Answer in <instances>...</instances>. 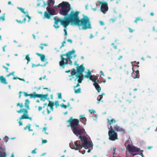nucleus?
Segmentation results:
<instances>
[{
	"instance_id": "obj_36",
	"label": "nucleus",
	"mask_w": 157,
	"mask_h": 157,
	"mask_svg": "<svg viewBox=\"0 0 157 157\" xmlns=\"http://www.w3.org/2000/svg\"><path fill=\"white\" fill-rule=\"evenodd\" d=\"M40 45L41 46H40L39 47L42 50H43L44 49V47L43 46H48V44H41Z\"/></svg>"
},
{
	"instance_id": "obj_28",
	"label": "nucleus",
	"mask_w": 157,
	"mask_h": 157,
	"mask_svg": "<svg viewBox=\"0 0 157 157\" xmlns=\"http://www.w3.org/2000/svg\"><path fill=\"white\" fill-rule=\"evenodd\" d=\"M80 117L82 120L83 123L84 122V124H85V122L86 121V118L85 117L84 115H81L80 116Z\"/></svg>"
},
{
	"instance_id": "obj_51",
	"label": "nucleus",
	"mask_w": 157,
	"mask_h": 157,
	"mask_svg": "<svg viewBox=\"0 0 157 157\" xmlns=\"http://www.w3.org/2000/svg\"><path fill=\"white\" fill-rule=\"evenodd\" d=\"M27 14L25 16L29 18V21L30 19H31V17L29 16L28 12H27Z\"/></svg>"
},
{
	"instance_id": "obj_29",
	"label": "nucleus",
	"mask_w": 157,
	"mask_h": 157,
	"mask_svg": "<svg viewBox=\"0 0 157 157\" xmlns=\"http://www.w3.org/2000/svg\"><path fill=\"white\" fill-rule=\"evenodd\" d=\"M132 152L128 151L127 152L126 154V157H132Z\"/></svg>"
},
{
	"instance_id": "obj_64",
	"label": "nucleus",
	"mask_w": 157,
	"mask_h": 157,
	"mask_svg": "<svg viewBox=\"0 0 157 157\" xmlns=\"http://www.w3.org/2000/svg\"><path fill=\"white\" fill-rule=\"evenodd\" d=\"M153 147L152 146H148L147 147V148L148 149H151V148H152Z\"/></svg>"
},
{
	"instance_id": "obj_22",
	"label": "nucleus",
	"mask_w": 157,
	"mask_h": 157,
	"mask_svg": "<svg viewBox=\"0 0 157 157\" xmlns=\"http://www.w3.org/2000/svg\"><path fill=\"white\" fill-rule=\"evenodd\" d=\"M0 81L1 83L5 84H7L8 83L5 78L3 76H0Z\"/></svg>"
},
{
	"instance_id": "obj_48",
	"label": "nucleus",
	"mask_w": 157,
	"mask_h": 157,
	"mask_svg": "<svg viewBox=\"0 0 157 157\" xmlns=\"http://www.w3.org/2000/svg\"><path fill=\"white\" fill-rule=\"evenodd\" d=\"M99 23H100V25L102 26L104 25H105L104 22L103 21H99Z\"/></svg>"
},
{
	"instance_id": "obj_14",
	"label": "nucleus",
	"mask_w": 157,
	"mask_h": 157,
	"mask_svg": "<svg viewBox=\"0 0 157 157\" xmlns=\"http://www.w3.org/2000/svg\"><path fill=\"white\" fill-rule=\"evenodd\" d=\"M69 62V64L70 65H72L73 64L72 61L71 60V59H68L67 58V59L65 58V60H64L63 65L62 66L60 64V63H59V66L60 67H62L63 68H64L65 67V65L67 64V63Z\"/></svg>"
},
{
	"instance_id": "obj_59",
	"label": "nucleus",
	"mask_w": 157,
	"mask_h": 157,
	"mask_svg": "<svg viewBox=\"0 0 157 157\" xmlns=\"http://www.w3.org/2000/svg\"><path fill=\"white\" fill-rule=\"evenodd\" d=\"M65 43V41H63L62 43V46H61V47H63V46H64V44Z\"/></svg>"
},
{
	"instance_id": "obj_39",
	"label": "nucleus",
	"mask_w": 157,
	"mask_h": 157,
	"mask_svg": "<svg viewBox=\"0 0 157 157\" xmlns=\"http://www.w3.org/2000/svg\"><path fill=\"white\" fill-rule=\"evenodd\" d=\"M30 126L31 125L30 124H28L24 128V129L26 130L27 128H28V129H29L30 128Z\"/></svg>"
},
{
	"instance_id": "obj_56",
	"label": "nucleus",
	"mask_w": 157,
	"mask_h": 157,
	"mask_svg": "<svg viewBox=\"0 0 157 157\" xmlns=\"http://www.w3.org/2000/svg\"><path fill=\"white\" fill-rule=\"evenodd\" d=\"M123 58V56L121 55L117 59L118 60H120L122 58Z\"/></svg>"
},
{
	"instance_id": "obj_35",
	"label": "nucleus",
	"mask_w": 157,
	"mask_h": 157,
	"mask_svg": "<svg viewBox=\"0 0 157 157\" xmlns=\"http://www.w3.org/2000/svg\"><path fill=\"white\" fill-rule=\"evenodd\" d=\"M54 1H53V0H48V6H50V3H53V4L54 3Z\"/></svg>"
},
{
	"instance_id": "obj_19",
	"label": "nucleus",
	"mask_w": 157,
	"mask_h": 157,
	"mask_svg": "<svg viewBox=\"0 0 157 157\" xmlns=\"http://www.w3.org/2000/svg\"><path fill=\"white\" fill-rule=\"evenodd\" d=\"M47 11H48L51 15H53L55 13V10L53 8H51L50 7H47L46 8Z\"/></svg>"
},
{
	"instance_id": "obj_1",
	"label": "nucleus",
	"mask_w": 157,
	"mask_h": 157,
	"mask_svg": "<svg viewBox=\"0 0 157 157\" xmlns=\"http://www.w3.org/2000/svg\"><path fill=\"white\" fill-rule=\"evenodd\" d=\"M56 6L61 7L59 11V13L60 14L67 16L64 17L67 26L70 23L71 25H77L79 24L80 19L78 14L80 12L78 11H71L70 14H68V13L71 10V6L68 2L63 1Z\"/></svg>"
},
{
	"instance_id": "obj_32",
	"label": "nucleus",
	"mask_w": 157,
	"mask_h": 157,
	"mask_svg": "<svg viewBox=\"0 0 157 157\" xmlns=\"http://www.w3.org/2000/svg\"><path fill=\"white\" fill-rule=\"evenodd\" d=\"M6 155L5 152H2L0 151V157H6Z\"/></svg>"
},
{
	"instance_id": "obj_38",
	"label": "nucleus",
	"mask_w": 157,
	"mask_h": 157,
	"mask_svg": "<svg viewBox=\"0 0 157 157\" xmlns=\"http://www.w3.org/2000/svg\"><path fill=\"white\" fill-rule=\"evenodd\" d=\"M89 78L93 82H96V79H94L93 78V76L92 75L90 76Z\"/></svg>"
},
{
	"instance_id": "obj_57",
	"label": "nucleus",
	"mask_w": 157,
	"mask_h": 157,
	"mask_svg": "<svg viewBox=\"0 0 157 157\" xmlns=\"http://www.w3.org/2000/svg\"><path fill=\"white\" fill-rule=\"evenodd\" d=\"M18 123L19 124V126H21L23 125L22 122L21 121V120L18 122Z\"/></svg>"
},
{
	"instance_id": "obj_2",
	"label": "nucleus",
	"mask_w": 157,
	"mask_h": 157,
	"mask_svg": "<svg viewBox=\"0 0 157 157\" xmlns=\"http://www.w3.org/2000/svg\"><path fill=\"white\" fill-rule=\"evenodd\" d=\"M80 139V140L75 142V147H72L70 145V147L76 150H79V151L80 152V149L83 147L85 149H88V152H90V151L93 149V145L92 142L88 141L87 138L85 136H82Z\"/></svg>"
},
{
	"instance_id": "obj_16",
	"label": "nucleus",
	"mask_w": 157,
	"mask_h": 157,
	"mask_svg": "<svg viewBox=\"0 0 157 157\" xmlns=\"http://www.w3.org/2000/svg\"><path fill=\"white\" fill-rule=\"evenodd\" d=\"M133 69V68H132ZM133 72L132 74V76L134 78H139L140 77L139 71L137 70L136 71H134L132 69Z\"/></svg>"
},
{
	"instance_id": "obj_13",
	"label": "nucleus",
	"mask_w": 157,
	"mask_h": 157,
	"mask_svg": "<svg viewBox=\"0 0 157 157\" xmlns=\"http://www.w3.org/2000/svg\"><path fill=\"white\" fill-rule=\"evenodd\" d=\"M127 149L128 151H132V152H137L139 151V149L138 147L135 146H131L130 144L128 145Z\"/></svg>"
},
{
	"instance_id": "obj_26",
	"label": "nucleus",
	"mask_w": 157,
	"mask_h": 157,
	"mask_svg": "<svg viewBox=\"0 0 157 157\" xmlns=\"http://www.w3.org/2000/svg\"><path fill=\"white\" fill-rule=\"evenodd\" d=\"M143 21V19L141 18V17H138L136 18L135 20L134 21V22L136 23H137L138 21Z\"/></svg>"
},
{
	"instance_id": "obj_10",
	"label": "nucleus",
	"mask_w": 157,
	"mask_h": 157,
	"mask_svg": "<svg viewBox=\"0 0 157 157\" xmlns=\"http://www.w3.org/2000/svg\"><path fill=\"white\" fill-rule=\"evenodd\" d=\"M98 2L101 4L100 11L103 13H105L108 10V3L106 2H102L101 1H98Z\"/></svg>"
},
{
	"instance_id": "obj_45",
	"label": "nucleus",
	"mask_w": 157,
	"mask_h": 157,
	"mask_svg": "<svg viewBox=\"0 0 157 157\" xmlns=\"http://www.w3.org/2000/svg\"><path fill=\"white\" fill-rule=\"evenodd\" d=\"M14 72L13 71V72H12L11 73H10L9 74L7 75H6V77H8L11 75H14Z\"/></svg>"
},
{
	"instance_id": "obj_46",
	"label": "nucleus",
	"mask_w": 157,
	"mask_h": 157,
	"mask_svg": "<svg viewBox=\"0 0 157 157\" xmlns=\"http://www.w3.org/2000/svg\"><path fill=\"white\" fill-rule=\"evenodd\" d=\"M36 148H35L34 150H33L32 152L31 153L33 154H36Z\"/></svg>"
},
{
	"instance_id": "obj_50",
	"label": "nucleus",
	"mask_w": 157,
	"mask_h": 157,
	"mask_svg": "<svg viewBox=\"0 0 157 157\" xmlns=\"http://www.w3.org/2000/svg\"><path fill=\"white\" fill-rule=\"evenodd\" d=\"M47 142V140H42V144H45Z\"/></svg>"
},
{
	"instance_id": "obj_25",
	"label": "nucleus",
	"mask_w": 157,
	"mask_h": 157,
	"mask_svg": "<svg viewBox=\"0 0 157 157\" xmlns=\"http://www.w3.org/2000/svg\"><path fill=\"white\" fill-rule=\"evenodd\" d=\"M36 54L39 56H40V58L42 61L44 62L45 61V57L44 55L39 54L38 53H37Z\"/></svg>"
},
{
	"instance_id": "obj_42",
	"label": "nucleus",
	"mask_w": 157,
	"mask_h": 157,
	"mask_svg": "<svg viewBox=\"0 0 157 157\" xmlns=\"http://www.w3.org/2000/svg\"><path fill=\"white\" fill-rule=\"evenodd\" d=\"M9 139L8 137L7 136H5L4 138V140L5 142H6L8 141V140Z\"/></svg>"
},
{
	"instance_id": "obj_6",
	"label": "nucleus",
	"mask_w": 157,
	"mask_h": 157,
	"mask_svg": "<svg viewBox=\"0 0 157 157\" xmlns=\"http://www.w3.org/2000/svg\"><path fill=\"white\" fill-rule=\"evenodd\" d=\"M75 52V51L74 49H73L71 51H69L66 54L61 55L60 56L61 60L59 62V63H60L61 66H63L64 63V60H65V58H64L63 56H66L67 58L68 59H71L72 58V56H71V55L74 54Z\"/></svg>"
},
{
	"instance_id": "obj_9",
	"label": "nucleus",
	"mask_w": 157,
	"mask_h": 157,
	"mask_svg": "<svg viewBox=\"0 0 157 157\" xmlns=\"http://www.w3.org/2000/svg\"><path fill=\"white\" fill-rule=\"evenodd\" d=\"M54 19L55 20L54 27L56 28H58L59 27V26L58 25L59 22H60L61 25H62L64 28H66L67 27V26L64 18L63 19H62L60 18H54Z\"/></svg>"
},
{
	"instance_id": "obj_15",
	"label": "nucleus",
	"mask_w": 157,
	"mask_h": 157,
	"mask_svg": "<svg viewBox=\"0 0 157 157\" xmlns=\"http://www.w3.org/2000/svg\"><path fill=\"white\" fill-rule=\"evenodd\" d=\"M107 120L108 121L107 123L109 124V125L110 126L113 123H115L116 122V120L113 118L111 116H109L107 119Z\"/></svg>"
},
{
	"instance_id": "obj_7",
	"label": "nucleus",
	"mask_w": 157,
	"mask_h": 157,
	"mask_svg": "<svg viewBox=\"0 0 157 157\" xmlns=\"http://www.w3.org/2000/svg\"><path fill=\"white\" fill-rule=\"evenodd\" d=\"M114 128L112 126H110V129L108 132L109 139L110 140L114 141L118 139L117 134Z\"/></svg>"
},
{
	"instance_id": "obj_62",
	"label": "nucleus",
	"mask_w": 157,
	"mask_h": 157,
	"mask_svg": "<svg viewBox=\"0 0 157 157\" xmlns=\"http://www.w3.org/2000/svg\"><path fill=\"white\" fill-rule=\"evenodd\" d=\"M18 79L20 80L21 81H25V80L24 79L21 78H20L18 77Z\"/></svg>"
},
{
	"instance_id": "obj_44",
	"label": "nucleus",
	"mask_w": 157,
	"mask_h": 157,
	"mask_svg": "<svg viewBox=\"0 0 157 157\" xmlns=\"http://www.w3.org/2000/svg\"><path fill=\"white\" fill-rule=\"evenodd\" d=\"M58 98L59 99L62 98V95L61 93H59L58 94Z\"/></svg>"
},
{
	"instance_id": "obj_23",
	"label": "nucleus",
	"mask_w": 157,
	"mask_h": 157,
	"mask_svg": "<svg viewBox=\"0 0 157 157\" xmlns=\"http://www.w3.org/2000/svg\"><path fill=\"white\" fill-rule=\"evenodd\" d=\"M25 107L26 108V109L27 110H29L30 109V108L29 107V104L30 103V101L28 99H27L25 100Z\"/></svg>"
},
{
	"instance_id": "obj_41",
	"label": "nucleus",
	"mask_w": 157,
	"mask_h": 157,
	"mask_svg": "<svg viewBox=\"0 0 157 157\" xmlns=\"http://www.w3.org/2000/svg\"><path fill=\"white\" fill-rule=\"evenodd\" d=\"M17 106H19L21 108H22L23 107V105L22 103H18L17 104Z\"/></svg>"
},
{
	"instance_id": "obj_3",
	"label": "nucleus",
	"mask_w": 157,
	"mask_h": 157,
	"mask_svg": "<svg viewBox=\"0 0 157 157\" xmlns=\"http://www.w3.org/2000/svg\"><path fill=\"white\" fill-rule=\"evenodd\" d=\"M67 122L69 123L67 126V127H71V129L73 133L77 136L79 137L80 138L82 137L81 136L84 132V129H81L80 128V125L79 124V121L77 119L73 118L71 117Z\"/></svg>"
},
{
	"instance_id": "obj_61",
	"label": "nucleus",
	"mask_w": 157,
	"mask_h": 157,
	"mask_svg": "<svg viewBox=\"0 0 157 157\" xmlns=\"http://www.w3.org/2000/svg\"><path fill=\"white\" fill-rule=\"evenodd\" d=\"M124 73L126 75H128V74L129 72H128V71H125Z\"/></svg>"
},
{
	"instance_id": "obj_8",
	"label": "nucleus",
	"mask_w": 157,
	"mask_h": 157,
	"mask_svg": "<svg viewBox=\"0 0 157 157\" xmlns=\"http://www.w3.org/2000/svg\"><path fill=\"white\" fill-rule=\"evenodd\" d=\"M18 113H20L22 112H24L23 114L19 118V119L21 120L23 119H29L30 121H32V117H29L28 114V111L27 109H21L17 111Z\"/></svg>"
},
{
	"instance_id": "obj_53",
	"label": "nucleus",
	"mask_w": 157,
	"mask_h": 157,
	"mask_svg": "<svg viewBox=\"0 0 157 157\" xmlns=\"http://www.w3.org/2000/svg\"><path fill=\"white\" fill-rule=\"evenodd\" d=\"M63 31L64 32V34L65 35H67V33L66 28H65V29H64Z\"/></svg>"
},
{
	"instance_id": "obj_24",
	"label": "nucleus",
	"mask_w": 157,
	"mask_h": 157,
	"mask_svg": "<svg viewBox=\"0 0 157 157\" xmlns=\"http://www.w3.org/2000/svg\"><path fill=\"white\" fill-rule=\"evenodd\" d=\"M52 15L47 11H45L44 14V18H47L49 19Z\"/></svg>"
},
{
	"instance_id": "obj_20",
	"label": "nucleus",
	"mask_w": 157,
	"mask_h": 157,
	"mask_svg": "<svg viewBox=\"0 0 157 157\" xmlns=\"http://www.w3.org/2000/svg\"><path fill=\"white\" fill-rule=\"evenodd\" d=\"M93 85L94 86L98 92H100L101 90V87H100L99 84L97 82H94Z\"/></svg>"
},
{
	"instance_id": "obj_37",
	"label": "nucleus",
	"mask_w": 157,
	"mask_h": 157,
	"mask_svg": "<svg viewBox=\"0 0 157 157\" xmlns=\"http://www.w3.org/2000/svg\"><path fill=\"white\" fill-rule=\"evenodd\" d=\"M25 59H26L27 60V63H28L30 61V58L29 56V55H27L25 57Z\"/></svg>"
},
{
	"instance_id": "obj_12",
	"label": "nucleus",
	"mask_w": 157,
	"mask_h": 157,
	"mask_svg": "<svg viewBox=\"0 0 157 157\" xmlns=\"http://www.w3.org/2000/svg\"><path fill=\"white\" fill-rule=\"evenodd\" d=\"M114 128L117 132H119L123 134H124L126 133L125 130L124 128L120 127L117 124L114 125Z\"/></svg>"
},
{
	"instance_id": "obj_17",
	"label": "nucleus",
	"mask_w": 157,
	"mask_h": 157,
	"mask_svg": "<svg viewBox=\"0 0 157 157\" xmlns=\"http://www.w3.org/2000/svg\"><path fill=\"white\" fill-rule=\"evenodd\" d=\"M55 105L54 102H52L51 101H49V103L48 105L47 108V114L48 115L51 112V111L49 110L48 107H53Z\"/></svg>"
},
{
	"instance_id": "obj_60",
	"label": "nucleus",
	"mask_w": 157,
	"mask_h": 157,
	"mask_svg": "<svg viewBox=\"0 0 157 157\" xmlns=\"http://www.w3.org/2000/svg\"><path fill=\"white\" fill-rule=\"evenodd\" d=\"M67 41L68 42H70L71 43H72V40L71 39H68Z\"/></svg>"
},
{
	"instance_id": "obj_4",
	"label": "nucleus",
	"mask_w": 157,
	"mask_h": 157,
	"mask_svg": "<svg viewBox=\"0 0 157 157\" xmlns=\"http://www.w3.org/2000/svg\"><path fill=\"white\" fill-rule=\"evenodd\" d=\"M85 69V67H83V64L80 65L79 66L76 67V71L75 68L72 69L71 73V75L69 76H72V78H74V76L75 75L76 77L80 78V79L81 78H83L84 75L83 72Z\"/></svg>"
},
{
	"instance_id": "obj_11",
	"label": "nucleus",
	"mask_w": 157,
	"mask_h": 157,
	"mask_svg": "<svg viewBox=\"0 0 157 157\" xmlns=\"http://www.w3.org/2000/svg\"><path fill=\"white\" fill-rule=\"evenodd\" d=\"M34 98H40L41 100L44 101L47 98V97L48 96V94L44 95L41 94H38L36 93L35 92Z\"/></svg>"
},
{
	"instance_id": "obj_63",
	"label": "nucleus",
	"mask_w": 157,
	"mask_h": 157,
	"mask_svg": "<svg viewBox=\"0 0 157 157\" xmlns=\"http://www.w3.org/2000/svg\"><path fill=\"white\" fill-rule=\"evenodd\" d=\"M6 47V45H5L2 47L3 51V52H5V48Z\"/></svg>"
},
{
	"instance_id": "obj_47",
	"label": "nucleus",
	"mask_w": 157,
	"mask_h": 157,
	"mask_svg": "<svg viewBox=\"0 0 157 157\" xmlns=\"http://www.w3.org/2000/svg\"><path fill=\"white\" fill-rule=\"evenodd\" d=\"M128 29H129V32L130 33H132V32H133L134 31V30H133V29H132L131 28H128Z\"/></svg>"
},
{
	"instance_id": "obj_52",
	"label": "nucleus",
	"mask_w": 157,
	"mask_h": 157,
	"mask_svg": "<svg viewBox=\"0 0 157 157\" xmlns=\"http://www.w3.org/2000/svg\"><path fill=\"white\" fill-rule=\"evenodd\" d=\"M2 67L4 68L8 72V68L7 67H6L4 65L2 66Z\"/></svg>"
},
{
	"instance_id": "obj_18",
	"label": "nucleus",
	"mask_w": 157,
	"mask_h": 157,
	"mask_svg": "<svg viewBox=\"0 0 157 157\" xmlns=\"http://www.w3.org/2000/svg\"><path fill=\"white\" fill-rule=\"evenodd\" d=\"M75 78V81H76L77 79H78V83L76 85L74 86V88H75L76 87H77L80 86V85L79 84V83H81L82 81L83 80V78H81L80 79V78H77L76 77Z\"/></svg>"
},
{
	"instance_id": "obj_58",
	"label": "nucleus",
	"mask_w": 157,
	"mask_h": 157,
	"mask_svg": "<svg viewBox=\"0 0 157 157\" xmlns=\"http://www.w3.org/2000/svg\"><path fill=\"white\" fill-rule=\"evenodd\" d=\"M23 93V92H21V91H20L19 92V98H20L21 97V93Z\"/></svg>"
},
{
	"instance_id": "obj_5",
	"label": "nucleus",
	"mask_w": 157,
	"mask_h": 157,
	"mask_svg": "<svg viewBox=\"0 0 157 157\" xmlns=\"http://www.w3.org/2000/svg\"><path fill=\"white\" fill-rule=\"evenodd\" d=\"M79 24L77 25L78 26H82V29L91 28L90 19L87 16L83 15V18L79 19Z\"/></svg>"
},
{
	"instance_id": "obj_34",
	"label": "nucleus",
	"mask_w": 157,
	"mask_h": 157,
	"mask_svg": "<svg viewBox=\"0 0 157 157\" xmlns=\"http://www.w3.org/2000/svg\"><path fill=\"white\" fill-rule=\"evenodd\" d=\"M75 92V94H78L81 93V89L80 88H78V89L76 90L74 88Z\"/></svg>"
},
{
	"instance_id": "obj_31",
	"label": "nucleus",
	"mask_w": 157,
	"mask_h": 157,
	"mask_svg": "<svg viewBox=\"0 0 157 157\" xmlns=\"http://www.w3.org/2000/svg\"><path fill=\"white\" fill-rule=\"evenodd\" d=\"M91 75H92L90 71H89L87 72V74L85 75L84 77L85 78H89L90 76Z\"/></svg>"
},
{
	"instance_id": "obj_27",
	"label": "nucleus",
	"mask_w": 157,
	"mask_h": 157,
	"mask_svg": "<svg viewBox=\"0 0 157 157\" xmlns=\"http://www.w3.org/2000/svg\"><path fill=\"white\" fill-rule=\"evenodd\" d=\"M26 18L25 17L23 21H21V20H18V19H17L16 20V21H17L18 23L21 24L23 23H25L26 21Z\"/></svg>"
},
{
	"instance_id": "obj_40",
	"label": "nucleus",
	"mask_w": 157,
	"mask_h": 157,
	"mask_svg": "<svg viewBox=\"0 0 157 157\" xmlns=\"http://www.w3.org/2000/svg\"><path fill=\"white\" fill-rule=\"evenodd\" d=\"M60 106L63 108H64L65 109H66L67 107H68V105H65L63 104H62L61 105H60Z\"/></svg>"
},
{
	"instance_id": "obj_49",
	"label": "nucleus",
	"mask_w": 157,
	"mask_h": 157,
	"mask_svg": "<svg viewBox=\"0 0 157 157\" xmlns=\"http://www.w3.org/2000/svg\"><path fill=\"white\" fill-rule=\"evenodd\" d=\"M2 19V21H3L5 20V16H1L0 17V20Z\"/></svg>"
},
{
	"instance_id": "obj_54",
	"label": "nucleus",
	"mask_w": 157,
	"mask_h": 157,
	"mask_svg": "<svg viewBox=\"0 0 157 157\" xmlns=\"http://www.w3.org/2000/svg\"><path fill=\"white\" fill-rule=\"evenodd\" d=\"M42 107L41 106H39L38 108V110L39 111H40L42 110Z\"/></svg>"
},
{
	"instance_id": "obj_55",
	"label": "nucleus",
	"mask_w": 157,
	"mask_h": 157,
	"mask_svg": "<svg viewBox=\"0 0 157 157\" xmlns=\"http://www.w3.org/2000/svg\"><path fill=\"white\" fill-rule=\"evenodd\" d=\"M110 21H111L113 23L115 21V19L114 18H111L110 19Z\"/></svg>"
},
{
	"instance_id": "obj_30",
	"label": "nucleus",
	"mask_w": 157,
	"mask_h": 157,
	"mask_svg": "<svg viewBox=\"0 0 157 157\" xmlns=\"http://www.w3.org/2000/svg\"><path fill=\"white\" fill-rule=\"evenodd\" d=\"M105 95V94L104 93H102L101 95H99V96L100 97V98L99 99L97 98V100L98 101L97 102V103L98 104L99 103L101 100L103 98V95Z\"/></svg>"
},
{
	"instance_id": "obj_43",
	"label": "nucleus",
	"mask_w": 157,
	"mask_h": 157,
	"mask_svg": "<svg viewBox=\"0 0 157 157\" xmlns=\"http://www.w3.org/2000/svg\"><path fill=\"white\" fill-rule=\"evenodd\" d=\"M55 105L56 106V107L57 108L58 106H59V101H55V103H54Z\"/></svg>"
},
{
	"instance_id": "obj_21",
	"label": "nucleus",
	"mask_w": 157,
	"mask_h": 157,
	"mask_svg": "<svg viewBox=\"0 0 157 157\" xmlns=\"http://www.w3.org/2000/svg\"><path fill=\"white\" fill-rule=\"evenodd\" d=\"M23 93H24V96L25 97L29 96L30 98H34L35 92H33V94H28L27 93L25 92H24Z\"/></svg>"
},
{
	"instance_id": "obj_33",
	"label": "nucleus",
	"mask_w": 157,
	"mask_h": 157,
	"mask_svg": "<svg viewBox=\"0 0 157 157\" xmlns=\"http://www.w3.org/2000/svg\"><path fill=\"white\" fill-rule=\"evenodd\" d=\"M17 9L20 10L24 14H25L26 12L24 11V9L20 7H17Z\"/></svg>"
}]
</instances>
